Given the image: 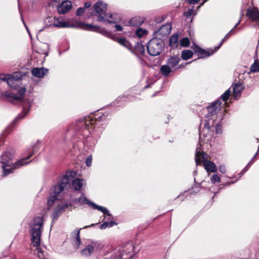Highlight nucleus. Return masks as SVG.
Wrapping results in <instances>:
<instances>
[{"label": "nucleus", "instance_id": "1", "mask_svg": "<svg viewBox=\"0 0 259 259\" xmlns=\"http://www.w3.org/2000/svg\"><path fill=\"white\" fill-rule=\"evenodd\" d=\"M106 116L105 114L98 113L77 120L74 127L75 137L84 142L91 134V128L93 132H101L104 128Z\"/></svg>", "mask_w": 259, "mask_h": 259}, {"label": "nucleus", "instance_id": "2", "mask_svg": "<svg viewBox=\"0 0 259 259\" xmlns=\"http://www.w3.org/2000/svg\"><path fill=\"white\" fill-rule=\"evenodd\" d=\"M50 26H54L59 28L73 27L81 28L85 30L99 32L107 37L110 36V32L105 28H101L97 25H93L92 24H87L80 21H76L74 23H69L65 21L61 17L59 18H49L48 21Z\"/></svg>", "mask_w": 259, "mask_h": 259}, {"label": "nucleus", "instance_id": "3", "mask_svg": "<svg viewBox=\"0 0 259 259\" xmlns=\"http://www.w3.org/2000/svg\"><path fill=\"white\" fill-rule=\"evenodd\" d=\"M43 224L44 220L41 217L34 218L30 224L31 244L33 246L37 247V255L39 259H45L44 252L41 249L38 247L40 245Z\"/></svg>", "mask_w": 259, "mask_h": 259}, {"label": "nucleus", "instance_id": "4", "mask_svg": "<svg viewBox=\"0 0 259 259\" xmlns=\"http://www.w3.org/2000/svg\"><path fill=\"white\" fill-rule=\"evenodd\" d=\"M75 175L76 172L74 171H66V174L58 181L57 184L52 188L54 195H51L48 200V204L50 207L57 199V196L63 191L67 189L70 187V183L71 181V179Z\"/></svg>", "mask_w": 259, "mask_h": 259}, {"label": "nucleus", "instance_id": "5", "mask_svg": "<svg viewBox=\"0 0 259 259\" xmlns=\"http://www.w3.org/2000/svg\"><path fill=\"white\" fill-rule=\"evenodd\" d=\"M134 246L132 243H127L118 246L105 254V259H128L133 256Z\"/></svg>", "mask_w": 259, "mask_h": 259}, {"label": "nucleus", "instance_id": "6", "mask_svg": "<svg viewBox=\"0 0 259 259\" xmlns=\"http://www.w3.org/2000/svg\"><path fill=\"white\" fill-rule=\"evenodd\" d=\"M202 133L201 131L199 132V143L197 145L196 149L195 160L196 165L200 164L201 163L203 162V165L205 169L207 172H214L217 171V166L213 162L208 160H204L206 154L201 151L200 147L201 146V142H202Z\"/></svg>", "mask_w": 259, "mask_h": 259}, {"label": "nucleus", "instance_id": "7", "mask_svg": "<svg viewBox=\"0 0 259 259\" xmlns=\"http://www.w3.org/2000/svg\"><path fill=\"white\" fill-rule=\"evenodd\" d=\"M164 48V42L162 39L154 37L147 43V49L149 54L152 56L160 55Z\"/></svg>", "mask_w": 259, "mask_h": 259}, {"label": "nucleus", "instance_id": "8", "mask_svg": "<svg viewBox=\"0 0 259 259\" xmlns=\"http://www.w3.org/2000/svg\"><path fill=\"white\" fill-rule=\"evenodd\" d=\"M92 14L98 16L97 21L99 22L105 21L106 16H108L107 11V4L101 1H98L94 6Z\"/></svg>", "mask_w": 259, "mask_h": 259}, {"label": "nucleus", "instance_id": "9", "mask_svg": "<svg viewBox=\"0 0 259 259\" xmlns=\"http://www.w3.org/2000/svg\"><path fill=\"white\" fill-rule=\"evenodd\" d=\"M21 77L22 74L20 72H16L12 74H0V79L6 81L10 88L14 89H16L18 83Z\"/></svg>", "mask_w": 259, "mask_h": 259}, {"label": "nucleus", "instance_id": "10", "mask_svg": "<svg viewBox=\"0 0 259 259\" xmlns=\"http://www.w3.org/2000/svg\"><path fill=\"white\" fill-rule=\"evenodd\" d=\"M76 201L80 204H86L89 206H91L94 209H97L99 211H101L104 213V214H106L109 217L111 216V214L109 212L108 209L104 207L103 206H99L95 203L91 202L83 194H82L78 198H77Z\"/></svg>", "mask_w": 259, "mask_h": 259}, {"label": "nucleus", "instance_id": "11", "mask_svg": "<svg viewBox=\"0 0 259 259\" xmlns=\"http://www.w3.org/2000/svg\"><path fill=\"white\" fill-rule=\"evenodd\" d=\"M191 49L194 51V53L197 54L198 59L205 58L213 55L216 52L214 49H208L204 50L194 44L191 46Z\"/></svg>", "mask_w": 259, "mask_h": 259}, {"label": "nucleus", "instance_id": "12", "mask_svg": "<svg viewBox=\"0 0 259 259\" xmlns=\"http://www.w3.org/2000/svg\"><path fill=\"white\" fill-rule=\"evenodd\" d=\"M40 143L39 141H37L36 144L32 147V151L30 152L29 155L25 158H22L15 162L14 166L16 168H20V167L29 163L27 160L29 159L35 153L38 151L40 147Z\"/></svg>", "mask_w": 259, "mask_h": 259}, {"label": "nucleus", "instance_id": "13", "mask_svg": "<svg viewBox=\"0 0 259 259\" xmlns=\"http://www.w3.org/2000/svg\"><path fill=\"white\" fill-rule=\"evenodd\" d=\"M100 248L101 244L98 241H92L81 250L80 253L83 256L88 257L92 254L94 250H99Z\"/></svg>", "mask_w": 259, "mask_h": 259}, {"label": "nucleus", "instance_id": "14", "mask_svg": "<svg viewBox=\"0 0 259 259\" xmlns=\"http://www.w3.org/2000/svg\"><path fill=\"white\" fill-rule=\"evenodd\" d=\"M31 107V103L30 101L28 100L26 103L23 105V113L18 115L15 119L12 122L11 124L7 128V130H9V132H10L12 130L11 126L15 124L16 122L20 119L23 118L25 115L28 113L29 109Z\"/></svg>", "mask_w": 259, "mask_h": 259}, {"label": "nucleus", "instance_id": "15", "mask_svg": "<svg viewBox=\"0 0 259 259\" xmlns=\"http://www.w3.org/2000/svg\"><path fill=\"white\" fill-rule=\"evenodd\" d=\"M221 105V102L220 99L213 102L210 105L207 107L208 113L206 114L205 116L207 118H209L215 115L220 110Z\"/></svg>", "mask_w": 259, "mask_h": 259}, {"label": "nucleus", "instance_id": "16", "mask_svg": "<svg viewBox=\"0 0 259 259\" xmlns=\"http://www.w3.org/2000/svg\"><path fill=\"white\" fill-rule=\"evenodd\" d=\"M246 16L252 21L256 22L257 26L259 28V11L257 8L248 9Z\"/></svg>", "mask_w": 259, "mask_h": 259}, {"label": "nucleus", "instance_id": "17", "mask_svg": "<svg viewBox=\"0 0 259 259\" xmlns=\"http://www.w3.org/2000/svg\"><path fill=\"white\" fill-rule=\"evenodd\" d=\"M72 8V3L66 1L62 2L57 7V11L60 14H64L69 12Z\"/></svg>", "mask_w": 259, "mask_h": 259}, {"label": "nucleus", "instance_id": "18", "mask_svg": "<svg viewBox=\"0 0 259 259\" xmlns=\"http://www.w3.org/2000/svg\"><path fill=\"white\" fill-rule=\"evenodd\" d=\"M68 206L69 205L67 202H61L58 204L53 214V220H57L59 214L64 211Z\"/></svg>", "mask_w": 259, "mask_h": 259}, {"label": "nucleus", "instance_id": "19", "mask_svg": "<svg viewBox=\"0 0 259 259\" xmlns=\"http://www.w3.org/2000/svg\"><path fill=\"white\" fill-rule=\"evenodd\" d=\"M81 228L79 230H75L72 232L71 235L72 238V244L76 249H78L81 244V240L80 238V231Z\"/></svg>", "mask_w": 259, "mask_h": 259}, {"label": "nucleus", "instance_id": "20", "mask_svg": "<svg viewBox=\"0 0 259 259\" xmlns=\"http://www.w3.org/2000/svg\"><path fill=\"white\" fill-rule=\"evenodd\" d=\"M49 72L47 68L44 67H36L31 70L32 74L36 77L42 78L46 75Z\"/></svg>", "mask_w": 259, "mask_h": 259}, {"label": "nucleus", "instance_id": "21", "mask_svg": "<svg viewBox=\"0 0 259 259\" xmlns=\"http://www.w3.org/2000/svg\"><path fill=\"white\" fill-rule=\"evenodd\" d=\"M232 87L234 99L237 100L240 98L241 93L243 90V87L240 83H236L233 84Z\"/></svg>", "mask_w": 259, "mask_h": 259}, {"label": "nucleus", "instance_id": "22", "mask_svg": "<svg viewBox=\"0 0 259 259\" xmlns=\"http://www.w3.org/2000/svg\"><path fill=\"white\" fill-rule=\"evenodd\" d=\"M106 20L104 22L109 23H117L121 20V15L117 13L108 14V16H106Z\"/></svg>", "mask_w": 259, "mask_h": 259}, {"label": "nucleus", "instance_id": "23", "mask_svg": "<svg viewBox=\"0 0 259 259\" xmlns=\"http://www.w3.org/2000/svg\"><path fill=\"white\" fill-rule=\"evenodd\" d=\"M171 30V25L167 23L161 26L157 31V33L162 36H166L170 33Z\"/></svg>", "mask_w": 259, "mask_h": 259}, {"label": "nucleus", "instance_id": "24", "mask_svg": "<svg viewBox=\"0 0 259 259\" xmlns=\"http://www.w3.org/2000/svg\"><path fill=\"white\" fill-rule=\"evenodd\" d=\"M2 96L6 97L8 101L12 103H13V101H19L21 99V96H17V95L12 94L8 91L3 93Z\"/></svg>", "mask_w": 259, "mask_h": 259}, {"label": "nucleus", "instance_id": "25", "mask_svg": "<svg viewBox=\"0 0 259 259\" xmlns=\"http://www.w3.org/2000/svg\"><path fill=\"white\" fill-rule=\"evenodd\" d=\"M144 21V19L143 17L136 16L132 18L129 23L131 26H139L141 25Z\"/></svg>", "mask_w": 259, "mask_h": 259}, {"label": "nucleus", "instance_id": "26", "mask_svg": "<svg viewBox=\"0 0 259 259\" xmlns=\"http://www.w3.org/2000/svg\"><path fill=\"white\" fill-rule=\"evenodd\" d=\"M115 41L118 42L120 45L125 47L126 48L130 50L132 48L131 44L130 42L127 40L125 38H118L116 37H113L112 38Z\"/></svg>", "mask_w": 259, "mask_h": 259}, {"label": "nucleus", "instance_id": "27", "mask_svg": "<svg viewBox=\"0 0 259 259\" xmlns=\"http://www.w3.org/2000/svg\"><path fill=\"white\" fill-rule=\"evenodd\" d=\"M180 60V58L178 55L170 57L167 61V64L171 68H173L178 64Z\"/></svg>", "mask_w": 259, "mask_h": 259}, {"label": "nucleus", "instance_id": "28", "mask_svg": "<svg viewBox=\"0 0 259 259\" xmlns=\"http://www.w3.org/2000/svg\"><path fill=\"white\" fill-rule=\"evenodd\" d=\"M83 180L78 178H76L72 181L73 188L76 191L79 190L83 185Z\"/></svg>", "mask_w": 259, "mask_h": 259}, {"label": "nucleus", "instance_id": "29", "mask_svg": "<svg viewBox=\"0 0 259 259\" xmlns=\"http://www.w3.org/2000/svg\"><path fill=\"white\" fill-rule=\"evenodd\" d=\"M135 52L136 54L144 55L145 53V48L142 43L138 42L135 47Z\"/></svg>", "mask_w": 259, "mask_h": 259}, {"label": "nucleus", "instance_id": "30", "mask_svg": "<svg viewBox=\"0 0 259 259\" xmlns=\"http://www.w3.org/2000/svg\"><path fill=\"white\" fill-rule=\"evenodd\" d=\"M12 157V154L9 151H5L1 156V162L2 163H6Z\"/></svg>", "mask_w": 259, "mask_h": 259}, {"label": "nucleus", "instance_id": "31", "mask_svg": "<svg viewBox=\"0 0 259 259\" xmlns=\"http://www.w3.org/2000/svg\"><path fill=\"white\" fill-rule=\"evenodd\" d=\"M179 40V35L178 34H172L169 40V45L171 47H177Z\"/></svg>", "mask_w": 259, "mask_h": 259}, {"label": "nucleus", "instance_id": "32", "mask_svg": "<svg viewBox=\"0 0 259 259\" xmlns=\"http://www.w3.org/2000/svg\"><path fill=\"white\" fill-rule=\"evenodd\" d=\"M160 71L163 76H167L170 74L171 70L170 69V67L167 64L161 66Z\"/></svg>", "mask_w": 259, "mask_h": 259}, {"label": "nucleus", "instance_id": "33", "mask_svg": "<svg viewBox=\"0 0 259 259\" xmlns=\"http://www.w3.org/2000/svg\"><path fill=\"white\" fill-rule=\"evenodd\" d=\"M193 52L190 50H184L182 52L181 57L184 60H187L192 57Z\"/></svg>", "mask_w": 259, "mask_h": 259}, {"label": "nucleus", "instance_id": "34", "mask_svg": "<svg viewBox=\"0 0 259 259\" xmlns=\"http://www.w3.org/2000/svg\"><path fill=\"white\" fill-rule=\"evenodd\" d=\"M212 123H213V119L212 118H210V119L208 118L207 120H204V121H202L200 123V125L203 124L204 128L206 130H207V131H208L210 129L211 126L212 125Z\"/></svg>", "mask_w": 259, "mask_h": 259}, {"label": "nucleus", "instance_id": "35", "mask_svg": "<svg viewBox=\"0 0 259 259\" xmlns=\"http://www.w3.org/2000/svg\"><path fill=\"white\" fill-rule=\"evenodd\" d=\"M259 71V61L257 59L254 60V63L250 67V71L257 72Z\"/></svg>", "mask_w": 259, "mask_h": 259}, {"label": "nucleus", "instance_id": "36", "mask_svg": "<svg viewBox=\"0 0 259 259\" xmlns=\"http://www.w3.org/2000/svg\"><path fill=\"white\" fill-rule=\"evenodd\" d=\"M14 164H13V166L10 168H8V166L6 165H4L3 166V170H4V175L6 176L7 175H9L14 171V170L16 169H18V168H16L14 166Z\"/></svg>", "mask_w": 259, "mask_h": 259}, {"label": "nucleus", "instance_id": "37", "mask_svg": "<svg viewBox=\"0 0 259 259\" xmlns=\"http://www.w3.org/2000/svg\"><path fill=\"white\" fill-rule=\"evenodd\" d=\"M147 31L145 29H143L142 28H139L135 32V34L139 38L142 37L144 34H146Z\"/></svg>", "mask_w": 259, "mask_h": 259}, {"label": "nucleus", "instance_id": "38", "mask_svg": "<svg viewBox=\"0 0 259 259\" xmlns=\"http://www.w3.org/2000/svg\"><path fill=\"white\" fill-rule=\"evenodd\" d=\"M257 153L255 154V155L253 157L252 159L249 162V163L247 164V165L242 169V170L239 173L240 177H241L246 171L248 170V169L249 168L250 165H251L252 163V160L254 159V158L255 157Z\"/></svg>", "mask_w": 259, "mask_h": 259}, {"label": "nucleus", "instance_id": "39", "mask_svg": "<svg viewBox=\"0 0 259 259\" xmlns=\"http://www.w3.org/2000/svg\"><path fill=\"white\" fill-rule=\"evenodd\" d=\"M201 189V185L199 183H196L192 187V192L191 193H198Z\"/></svg>", "mask_w": 259, "mask_h": 259}, {"label": "nucleus", "instance_id": "40", "mask_svg": "<svg viewBox=\"0 0 259 259\" xmlns=\"http://www.w3.org/2000/svg\"><path fill=\"white\" fill-rule=\"evenodd\" d=\"M190 40L188 37H183L180 40V45L182 47H186L189 45Z\"/></svg>", "mask_w": 259, "mask_h": 259}, {"label": "nucleus", "instance_id": "41", "mask_svg": "<svg viewBox=\"0 0 259 259\" xmlns=\"http://www.w3.org/2000/svg\"><path fill=\"white\" fill-rule=\"evenodd\" d=\"M230 93L231 92L229 89L226 91L225 93L222 95V96L220 97V99H221L223 101H227L230 95Z\"/></svg>", "mask_w": 259, "mask_h": 259}, {"label": "nucleus", "instance_id": "42", "mask_svg": "<svg viewBox=\"0 0 259 259\" xmlns=\"http://www.w3.org/2000/svg\"><path fill=\"white\" fill-rule=\"evenodd\" d=\"M211 182L212 183H214L215 182H220V178L218 175L214 174L212 175L210 179Z\"/></svg>", "mask_w": 259, "mask_h": 259}, {"label": "nucleus", "instance_id": "43", "mask_svg": "<svg viewBox=\"0 0 259 259\" xmlns=\"http://www.w3.org/2000/svg\"><path fill=\"white\" fill-rule=\"evenodd\" d=\"M84 8L82 7L79 8L76 11V16H81L84 13Z\"/></svg>", "mask_w": 259, "mask_h": 259}, {"label": "nucleus", "instance_id": "44", "mask_svg": "<svg viewBox=\"0 0 259 259\" xmlns=\"http://www.w3.org/2000/svg\"><path fill=\"white\" fill-rule=\"evenodd\" d=\"M92 156L91 155H89L85 160V163L87 166L89 167L92 165Z\"/></svg>", "mask_w": 259, "mask_h": 259}, {"label": "nucleus", "instance_id": "45", "mask_svg": "<svg viewBox=\"0 0 259 259\" xmlns=\"http://www.w3.org/2000/svg\"><path fill=\"white\" fill-rule=\"evenodd\" d=\"M193 9H190L188 11L184 13V15L187 18H189L193 13Z\"/></svg>", "mask_w": 259, "mask_h": 259}, {"label": "nucleus", "instance_id": "46", "mask_svg": "<svg viewBox=\"0 0 259 259\" xmlns=\"http://www.w3.org/2000/svg\"><path fill=\"white\" fill-rule=\"evenodd\" d=\"M26 89L24 88H21L18 91L19 95L18 96H21L20 100H22V96L25 94Z\"/></svg>", "mask_w": 259, "mask_h": 259}, {"label": "nucleus", "instance_id": "47", "mask_svg": "<svg viewBox=\"0 0 259 259\" xmlns=\"http://www.w3.org/2000/svg\"><path fill=\"white\" fill-rule=\"evenodd\" d=\"M18 7H19V12H20V15H21L22 21L23 24L24 25L26 29H27V31L28 33H29V35H30L29 31V29H28V28L27 27V26L26 24H25V21H24V20L23 19V16H22V13H21V12L20 11V7H19V4H18Z\"/></svg>", "mask_w": 259, "mask_h": 259}, {"label": "nucleus", "instance_id": "48", "mask_svg": "<svg viewBox=\"0 0 259 259\" xmlns=\"http://www.w3.org/2000/svg\"><path fill=\"white\" fill-rule=\"evenodd\" d=\"M109 227V223L105 222L100 226V228L102 230L105 229L106 228Z\"/></svg>", "mask_w": 259, "mask_h": 259}, {"label": "nucleus", "instance_id": "49", "mask_svg": "<svg viewBox=\"0 0 259 259\" xmlns=\"http://www.w3.org/2000/svg\"><path fill=\"white\" fill-rule=\"evenodd\" d=\"M219 170L222 174H225L226 172L225 166L224 165H221L219 167Z\"/></svg>", "mask_w": 259, "mask_h": 259}, {"label": "nucleus", "instance_id": "50", "mask_svg": "<svg viewBox=\"0 0 259 259\" xmlns=\"http://www.w3.org/2000/svg\"><path fill=\"white\" fill-rule=\"evenodd\" d=\"M225 41H226V40L224 38L222 39L219 45L214 48V50H215V52H217L220 48V47L222 46V45L223 44Z\"/></svg>", "mask_w": 259, "mask_h": 259}, {"label": "nucleus", "instance_id": "51", "mask_svg": "<svg viewBox=\"0 0 259 259\" xmlns=\"http://www.w3.org/2000/svg\"><path fill=\"white\" fill-rule=\"evenodd\" d=\"M117 101H127V98L125 97H119L117 99Z\"/></svg>", "mask_w": 259, "mask_h": 259}, {"label": "nucleus", "instance_id": "52", "mask_svg": "<svg viewBox=\"0 0 259 259\" xmlns=\"http://www.w3.org/2000/svg\"><path fill=\"white\" fill-rule=\"evenodd\" d=\"M114 27L116 31H119L122 30V27L120 25L115 24Z\"/></svg>", "mask_w": 259, "mask_h": 259}, {"label": "nucleus", "instance_id": "53", "mask_svg": "<svg viewBox=\"0 0 259 259\" xmlns=\"http://www.w3.org/2000/svg\"><path fill=\"white\" fill-rule=\"evenodd\" d=\"M91 6V3L90 2H87L84 4V7L83 8H84V10L85 9L89 8Z\"/></svg>", "mask_w": 259, "mask_h": 259}, {"label": "nucleus", "instance_id": "54", "mask_svg": "<svg viewBox=\"0 0 259 259\" xmlns=\"http://www.w3.org/2000/svg\"><path fill=\"white\" fill-rule=\"evenodd\" d=\"M222 132V131L221 126L218 124L216 125V133L218 134H221Z\"/></svg>", "mask_w": 259, "mask_h": 259}, {"label": "nucleus", "instance_id": "55", "mask_svg": "<svg viewBox=\"0 0 259 259\" xmlns=\"http://www.w3.org/2000/svg\"><path fill=\"white\" fill-rule=\"evenodd\" d=\"M233 29H232L224 37V39L226 40H227L229 37H230V34L233 32Z\"/></svg>", "mask_w": 259, "mask_h": 259}, {"label": "nucleus", "instance_id": "56", "mask_svg": "<svg viewBox=\"0 0 259 259\" xmlns=\"http://www.w3.org/2000/svg\"><path fill=\"white\" fill-rule=\"evenodd\" d=\"M190 4H197L199 0H186Z\"/></svg>", "mask_w": 259, "mask_h": 259}, {"label": "nucleus", "instance_id": "57", "mask_svg": "<svg viewBox=\"0 0 259 259\" xmlns=\"http://www.w3.org/2000/svg\"><path fill=\"white\" fill-rule=\"evenodd\" d=\"M117 225V223L115 221H111L109 223V227H112L114 225Z\"/></svg>", "mask_w": 259, "mask_h": 259}, {"label": "nucleus", "instance_id": "58", "mask_svg": "<svg viewBox=\"0 0 259 259\" xmlns=\"http://www.w3.org/2000/svg\"><path fill=\"white\" fill-rule=\"evenodd\" d=\"M97 224H91V225H89V226H86L84 227H83L82 229H85V228H89V227H92V226H94L95 225H96Z\"/></svg>", "mask_w": 259, "mask_h": 259}, {"label": "nucleus", "instance_id": "59", "mask_svg": "<svg viewBox=\"0 0 259 259\" xmlns=\"http://www.w3.org/2000/svg\"><path fill=\"white\" fill-rule=\"evenodd\" d=\"M235 183V182H229V183H227L225 185L226 186H229V185H230L231 184H233Z\"/></svg>", "mask_w": 259, "mask_h": 259}, {"label": "nucleus", "instance_id": "60", "mask_svg": "<svg viewBox=\"0 0 259 259\" xmlns=\"http://www.w3.org/2000/svg\"><path fill=\"white\" fill-rule=\"evenodd\" d=\"M43 46H44V47H45L46 49H48V46L47 44H44Z\"/></svg>", "mask_w": 259, "mask_h": 259}, {"label": "nucleus", "instance_id": "61", "mask_svg": "<svg viewBox=\"0 0 259 259\" xmlns=\"http://www.w3.org/2000/svg\"><path fill=\"white\" fill-rule=\"evenodd\" d=\"M238 26V24H236L234 26V27L232 28L233 30L235 29Z\"/></svg>", "mask_w": 259, "mask_h": 259}, {"label": "nucleus", "instance_id": "62", "mask_svg": "<svg viewBox=\"0 0 259 259\" xmlns=\"http://www.w3.org/2000/svg\"><path fill=\"white\" fill-rule=\"evenodd\" d=\"M241 21V19H240L238 21V22L236 24H238V25L240 24Z\"/></svg>", "mask_w": 259, "mask_h": 259}, {"label": "nucleus", "instance_id": "63", "mask_svg": "<svg viewBox=\"0 0 259 259\" xmlns=\"http://www.w3.org/2000/svg\"><path fill=\"white\" fill-rule=\"evenodd\" d=\"M149 85H146V86L145 87V88H149Z\"/></svg>", "mask_w": 259, "mask_h": 259}, {"label": "nucleus", "instance_id": "64", "mask_svg": "<svg viewBox=\"0 0 259 259\" xmlns=\"http://www.w3.org/2000/svg\"><path fill=\"white\" fill-rule=\"evenodd\" d=\"M44 54H45V55H46V56H47V55H48V52H46V53H44Z\"/></svg>", "mask_w": 259, "mask_h": 259}]
</instances>
